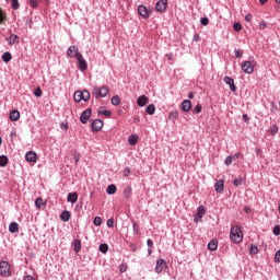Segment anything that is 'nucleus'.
I'll return each instance as SVG.
<instances>
[{"label":"nucleus","instance_id":"11","mask_svg":"<svg viewBox=\"0 0 280 280\" xmlns=\"http://www.w3.org/2000/svg\"><path fill=\"white\" fill-rule=\"evenodd\" d=\"M223 82H225L228 86H230V90L232 91V93H235L237 91V86H235V80H233V78L224 77Z\"/></svg>","mask_w":280,"mask_h":280},{"label":"nucleus","instance_id":"20","mask_svg":"<svg viewBox=\"0 0 280 280\" xmlns=\"http://www.w3.org/2000/svg\"><path fill=\"white\" fill-rule=\"evenodd\" d=\"M149 98L145 95H141L137 100V105L140 107L147 106Z\"/></svg>","mask_w":280,"mask_h":280},{"label":"nucleus","instance_id":"55","mask_svg":"<svg viewBox=\"0 0 280 280\" xmlns=\"http://www.w3.org/2000/svg\"><path fill=\"white\" fill-rule=\"evenodd\" d=\"M32 8H38V0H30Z\"/></svg>","mask_w":280,"mask_h":280},{"label":"nucleus","instance_id":"19","mask_svg":"<svg viewBox=\"0 0 280 280\" xmlns=\"http://www.w3.org/2000/svg\"><path fill=\"white\" fill-rule=\"evenodd\" d=\"M10 119L11 121H19V119H21V113L18 109L11 110Z\"/></svg>","mask_w":280,"mask_h":280},{"label":"nucleus","instance_id":"52","mask_svg":"<svg viewBox=\"0 0 280 280\" xmlns=\"http://www.w3.org/2000/svg\"><path fill=\"white\" fill-rule=\"evenodd\" d=\"M200 23L201 25H205V26L209 25V18H201Z\"/></svg>","mask_w":280,"mask_h":280},{"label":"nucleus","instance_id":"45","mask_svg":"<svg viewBox=\"0 0 280 280\" xmlns=\"http://www.w3.org/2000/svg\"><path fill=\"white\" fill-rule=\"evenodd\" d=\"M192 113H196L197 115L202 113V105L201 104H197L192 110Z\"/></svg>","mask_w":280,"mask_h":280},{"label":"nucleus","instance_id":"62","mask_svg":"<svg viewBox=\"0 0 280 280\" xmlns=\"http://www.w3.org/2000/svg\"><path fill=\"white\" fill-rule=\"evenodd\" d=\"M194 40H195V43H198L200 40V35L199 34H195L194 35Z\"/></svg>","mask_w":280,"mask_h":280},{"label":"nucleus","instance_id":"57","mask_svg":"<svg viewBox=\"0 0 280 280\" xmlns=\"http://www.w3.org/2000/svg\"><path fill=\"white\" fill-rule=\"evenodd\" d=\"M245 21L247 23H250V21H253V14L248 13L247 15H245Z\"/></svg>","mask_w":280,"mask_h":280},{"label":"nucleus","instance_id":"7","mask_svg":"<svg viewBox=\"0 0 280 280\" xmlns=\"http://www.w3.org/2000/svg\"><path fill=\"white\" fill-rule=\"evenodd\" d=\"M78 54H82L80 52V49L78 48V46L72 45L67 49V56L68 58H78Z\"/></svg>","mask_w":280,"mask_h":280},{"label":"nucleus","instance_id":"39","mask_svg":"<svg viewBox=\"0 0 280 280\" xmlns=\"http://www.w3.org/2000/svg\"><path fill=\"white\" fill-rule=\"evenodd\" d=\"M132 226H133V235H139V223H137V221H133Z\"/></svg>","mask_w":280,"mask_h":280},{"label":"nucleus","instance_id":"48","mask_svg":"<svg viewBox=\"0 0 280 280\" xmlns=\"http://www.w3.org/2000/svg\"><path fill=\"white\" fill-rule=\"evenodd\" d=\"M224 163L226 165H231V163H233V155H228L224 160Z\"/></svg>","mask_w":280,"mask_h":280},{"label":"nucleus","instance_id":"30","mask_svg":"<svg viewBox=\"0 0 280 280\" xmlns=\"http://www.w3.org/2000/svg\"><path fill=\"white\" fill-rule=\"evenodd\" d=\"M10 60H12V54H10V51H5L4 54H2L3 62H10Z\"/></svg>","mask_w":280,"mask_h":280},{"label":"nucleus","instance_id":"18","mask_svg":"<svg viewBox=\"0 0 280 280\" xmlns=\"http://www.w3.org/2000/svg\"><path fill=\"white\" fill-rule=\"evenodd\" d=\"M67 201L71 202V205H75V202H78V192H69L67 196Z\"/></svg>","mask_w":280,"mask_h":280},{"label":"nucleus","instance_id":"17","mask_svg":"<svg viewBox=\"0 0 280 280\" xmlns=\"http://www.w3.org/2000/svg\"><path fill=\"white\" fill-rule=\"evenodd\" d=\"M182 110L184 113H189L191 110V101L189 100H185L182 103Z\"/></svg>","mask_w":280,"mask_h":280},{"label":"nucleus","instance_id":"16","mask_svg":"<svg viewBox=\"0 0 280 280\" xmlns=\"http://www.w3.org/2000/svg\"><path fill=\"white\" fill-rule=\"evenodd\" d=\"M214 190L217 191V194H222V191H224V179H219L214 184Z\"/></svg>","mask_w":280,"mask_h":280},{"label":"nucleus","instance_id":"6","mask_svg":"<svg viewBox=\"0 0 280 280\" xmlns=\"http://www.w3.org/2000/svg\"><path fill=\"white\" fill-rule=\"evenodd\" d=\"M93 95H95L96 97H106V95H108V88L107 86H102L101 89L94 88Z\"/></svg>","mask_w":280,"mask_h":280},{"label":"nucleus","instance_id":"29","mask_svg":"<svg viewBox=\"0 0 280 280\" xmlns=\"http://www.w3.org/2000/svg\"><path fill=\"white\" fill-rule=\"evenodd\" d=\"M83 97V102H89L91 100V93H89L88 90L81 91V94Z\"/></svg>","mask_w":280,"mask_h":280},{"label":"nucleus","instance_id":"46","mask_svg":"<svg viewBox=\"0 0 280 280\" xmlns=\"http://www.w3.org/2000/svg\"><path fill=\"white\" fill-rule=\"evenodd\" d=\"M126 270H128V264H126V262L120 264L119 271L126 272Z\"/></svg>","mask_w":280,"mask_h":280},{"label":"nucleus","instance_id":"49","mask_svg":"<svg viewBox=\"0 0 280 280\" xmlns=\"http://www.w3.org/2000/svg\"><path fill=\"white\" fill-rule=\"evenodd\" d=\"M234 54L235 58H242L244 56V52L241 49H235Z\"/></svg>","mask_w":280,"mask_h":280},{"label":"nucleus","instance_id":"47","mask_svg":"<svg viewBox=\"0 0 280 280\" xmlns=\"http://www.w3.org/2000/svg\"><path fill=\"white\" fill-rule=\"evenodd\" d=\"M108 229H113L115 226V219L110 218L107 220Z\"/></svg>","mask_w":280,"mask_h":280},{"label":"nucleus","instance_id":"60","mask_svg":"<svg viewBox=\"0 0 280 280\" xmlns=\"http://www.w3.org/2000/svg\"><path fill=\"white\" fill-rule=\"evenodd\" d=\"M170 117H174V119H178V112H171Z\"/></svg>","mask_w":280,"mask_h":280},{"label":"nucleus","instance_id":"12","mask_svg":"<svg viewBox=\"0 0 280 280\" xmlns=\"http://www.w3.org/2000/svg\"><path fill=\"white\" fill-rule=\"evenodd\" d=\"M156 12H165L167 10V0H160L155 3Z\"/></svg>","mask_w":280,"mask_h":280},{"label":"nucleus","instance_id":"61","mask_svg":"<svg viewBox=\"0 0 280 280\" xmlns=\"http://www.w3.org/2000/svg\"><path fill=\"white\" fill-rule=\"evenodd\" d=\"M147 246L149 247V248H152V246H154V243L152 242V240H148L147 241Z\"/></svg>","mask_w":280,"mask_h":280},{"label":"nucleus","instance_id":"33","mask_svg":"<svg viewBox=\"0 0 280 280\" xmlns=\"http://www.w3.org/2000/svg\"><path fill=\"white\" fill-rule=\"evenodd\" d=\"M242 183H244V178L237 177L232 182V185H234V187H240V185H242Z\"/></svg>","mask_w":280,"mask_h":280},{"label":"nucleus","instance_id":"35","mask_svg":"<svg viewBox=\"0 0 280 280\" xmlns=\"http://www.w3.org/2000/svg\"><path fill=\"white\" fill-rule=\"evenodd\" d=\"M43 205H45V202L43 201V198H37L36 200H35V207L37 208V209H43Z\"/></svg>","mask_w":280,"mask_h":280},{"label":"nucleus","instance_id":"63","mask_svg":"<svg viewBox=\"0 0 280 280\" xmlns=\"http://www.w3.org/2000/svg\"><path fill=\"white\" fill-rule=\"evenodd\" d=\"M61 129H62V130H69V125H67V124H61Z\"/></svg>","mask_w":280,"mask_h":280},{"label":"nucleus","instance_id":"8","mask_svg":"<svg viewBox=\"0 0 280 280\" xmlns=\"http://www.w3.org/2000/svg\"><path fill=\"white\" fill-rule=\"evenodd\" d=\"M92 113L93 110L91 108L85 109L80 116L81 124H89V119H91Z\"/></svg>","mask_w":280,"mask_h":280},{"label":"nucleus","instance_id":"50","mask_svg":"<svg viewBox=\"0 0 280 280\" xmlns=\"http://www.w3.org/2000/svg\"><path fill=\"white\" fill-rule=\"evenodd\" d=\"M273 235L279 236L280 235V225H276L272 230Z\"/></svg>","mask_w":280,"mask_h":280},{"label":"nucleus","instance_id":"22","mask_svg":"<svg viewBox=\"0 0 280 280\" xmlns=\"http://www.w3.org/2000/svg\"><path fill=\"white\" fill-rule=\"evenodd\" d=\"M72 246L74 253H80V250H82V242H80V240H74Z\"/></svg>","mask_w":280,"mask_h":280},{"label":"nucleus","instance_id":"59","mask_svg":"<svg viewBox=\"0 0 280 280\" xmlns=\"http://www.w3.org/2000/svg\"><path fill=\"white\" fill-rule=\"evenodd\" d=\"M130 167H126L125 171H124V176L128 177L130 176Z\"/></svg>","mask_w":280,"mask_h":280},{"label":"nucleus","instance_id":"21","mask_svg":"<svg viewBox=\"0 0 280 280\" xmlns=\"http://www.w3.org/2000/svg\"><path fill=\"white\" fill-rule=\"evenodd\" d=\"M60 220L61 222H69V220H71V212L68 210L62 211L60 214Z\"/></svg>","mask_w":280,"mask_h":280},{"label":"nucleus","instance_id":"24","mask_svg":"<svg viewBox=\"0 0 280 280\" xmlns=\"http://www.w3.org/2000/svg\"><path fill=\"white\" fill-rule=\"evenodd\" d=\"M10 233H19V223L11 222L9 225Z\"/></svg>","mask_w":280,"mask_h":280},{"label":"nucleus","instance_id":"37","mask_svg":"<svg viewBox=\"0 0 280 280\" xmlns=\"http://www.w3.org/2000/svg\"><path fill=\"white\" fill-rule=\"evenodd\" d=\"M259 253V248L256 245H250L249 255H257Z\"/></svg>","mask_w":280,"mask_h":280},{"label":"nucleus","instance_id":"54","mask_svg":"<svg viewBox=\"0 0 280 280\" xmlns=\"http://www.w3.org/2000/svg\"><path fill=\"white\" fill-rule=\"evenodd\" d=\"M266 27H268V24L266 23V21H261V22L259 23V28H260V30H266Z\"/></svg>","mask_w":280,"mask_h":280},{"label":"nucleus","instance_id":"36","mask_svg":"<svg viewBox=\"0 0 280 280\" xmlns=\"http://www.w3.org/2000/svg\"><path fill=\"white\" fill-rule=\"evenodd\" d=\"M270 135H272V137H275V135H277V132H279V126L277 125H272L269 129Z\"/></svg>","mask_w":280,"mask_h":280},{"label":"nucleus","instance_id":"3","mask_svg":"<svg viewBox=\"0 0 280 280\" xmlns=\"http://www.w3.org/2000/svg\"><path fill=\"white\" fill-rule=\"evenodd\" d=\"M205 213H207V209L205 206H199L197 208V213L194 217V223L198 224V222H202V218H205Z\"/></svg>","mask_w":280,"mask_h":280},{"label":"nucleus","instance_id":"15","mask_svg":"<svg viewBox=\"0 0 280 280\" xmlns=\"http://www.w3.org/2000/svg\"><path fill=\"white\" fill-rule=\"evenodd\" d=\"M8 45H19L21 43V37L16 34H11L9 37H7Z\"/></svg>","mask_w":280,"mask_h":280},{"label":"nucleus","instance_id":"32","mask_svg":"<svg viewBox=\"0 0 280 280\" xmlns=\"http://www.w3.org/2000/svg\"><path fill=\"white\" fill-rule=\"evenodd\" d=\"M110 102H112L113 106H119V104H121V98H119L118 95H115L112 97Z\"/></svg>","mask_w":280,"mask_h":280},{"label":"nucleus","instance_id":"5","mask_svg":"<svg viewBox=\"0 0 280 280\" xmlns=\"http://www.w3.org/2000/svg\"><path fill=\"white\" fill-rule=\"evenodd\" d=\"M241 70L243 71V73H247V75H250V73L255 71V67L253 66V63H250V61H243L241 65Z\"/></svg>","mask_w":280,"mask_h":280},{"label":"nucleus","instance_id":"44","mask_svg":"<svg viewBox=\"0 0 280 280\" xmlns=\"http://www.w3.org/2000/svg\"><path fill=\"white\" fill-rule=\"evenodd\" d=\"M234 32H242V24L240 22H236L233 24Z\"/></svg>","mask_w":280,"mask_h":280},{"label":"nucleus","instance_id":"4","mask_svg":"<svg viewBox=\"0 0 280 280\" xmlns=\"http://www.w3.org/2000/svg\"><path fill=\"white\" fill-rule=\"evenodd\" d=\"M0 276L10 277V264L5 260L0 261Z\"/></svg>","mask_w":280,"mask_h":280},{"label":"nucleus","instance_id":"42","mask_svg":"<svg viewBox=\"0 0 280 280\" xmlns=\"http://www.w3.org/2000/svg\"><path fill=\"white\" fill-rule=\"evenodd\" d=\"M11 7L13 10H19L21 8V4H19V0H11Z\"/></svg>","mask_w":280,"mask_h":280},{"label":"nucleus","instance_id":"26","mask_svg":"<svg viewBox=\"0 0 280 280\" xmlns=\"http://www.w3.org/2000/svg\"><path fill=\"white\" fill-rule=\"evenodd\" d=\"M139 141V136L137 135H131L128 137V143L129 145H135Z\"/></svg>","mask_w":280,"mask_h":280},{"label":"nucleus","instance_id":"14","mask_svg":"<svg viewBox=\"0 0 280 280\" xmlns=\"http://www.w3.org/2000/svg\"><path fill=\"white\" fill-rule=\"evenodd\" d=\"M138 14H140V16L144 18V19H150V11L148 10V8L143 4H140L138 7Z\"/></svg>","mask_w":280,"mask_h":280},{"label":"nucleus","instance_id":"58","mask_svg":"<svg viewBox=\"0 0 280 280\" xmlns=\"http://www.w3.org/2000/svg\"><path fill=\"white\" fill-rule=\"evenodd\" d=\"M243 121H245V124H248L250 121V118L248 117V114L243 115Z\"/></svg>","mask_w":280,"mask_h":280},{"label":"nucleus","instance_id":"9","mask_svg":"<svg viewBox=\"0 0 280 280\" xmlns=\"http://www.w3.org/2000/svg\"><path fill=\"white\" fill-rule=\"evenodd\" d=\"M25 161L27 163H36L38 161V155L34 151H27L25 154Z\"/></svg>","mask_w":280,"mask_h":280},{"label":"nucleus","instance_id":"10","mask_svg":"<svg viewBox=\"0 0 280 280\" xmlns=\"http://www.w3.org/2000/svg\"><path fill=\"white\" fill-rule=\"evenodd\" d=\"M165 266H167V262H165V259L161 258L156 260V265H155V272L158 275H161V272H163Z\"/></svg>","mask_w":280,"mask_h":280},{"label":"nucleus","instance_id":"64","mask_svg":"<svg viewBox=\"0 0 280 280\" xmlns=\"http://www.w3.org/2000/svg\"><path fill=\"white\" fill-rule=\"evenodd\" d=\"M233 156V161H237V159H240V153H235Z\"/></svg>","mask_w":280,"mask_h":280},{"label":"nucleus","instance_id":"40","mask_svg":"<svg viewBox=\"0 0 280 280\" xmlns=\"http://www.w3.org/2000/svg\"><path fill=\"white\" fill-rule=\"evenodd\" d=\"M34 95L35 97H43V90L40 89V86L35 89Z\"/></svg>","mask_w":280,"mask_h":280},{"label":"nucleus","instance_id":"1","mask_svg":"<svg viewBox=\"0 0 280 280\" xmlns=\"http://www.w3.org/2000/svg\"><path fill=\"white\" fill-rule=\"evenodd\" d=\"M230 240L234 244H240V243L243 242L244 233H242V230L240 229V226L234 225V226L231 228V230H230Z\"/></svg>","mask_w":280,"mask_h":280},{"label":"nucleus","instance_id":"13","mask_svg":"<svg viewBox=\"0 0 280 280\" xmlns=\"http://www.w3.org/2000/svg\"><path fill=\"white\" fill-rule=\"evenodd\" d=\"M102 128H104V121L102 119H95L94 121H92V130L94 132H100Z\"/></svg>","mask_w":280,"mask_h":280},{"label":"nucleus","instance_id":"41","mask_svg":"<svg viewBox=\"0 0 280 280\" xmlns=\"http://www.w3.org/2000/svg\"><path fill=\"white\" fill-rule=\"evenodd\" d=\"M94 226H102V218L95 217L93 221Z\"/></svg>","mask_w":280,"mask_h":280},{"label":"nucleus","instance_id":"23","mask_svg":"<svg viewBox=\"0 0 280 280\" xmlns=\"http://www.w3.org/2000/svg\"><path fill=\"white\" fill-rule=\"evenodd\" d=\"M124 197H125L127 200L132 197V187L127 186V187L124 189Z\"/></svg>","mask_w":280,"mask_h":280},{"label":"nucleus","instance_id":"43","mask_svg":"<svg viewBox=\"0 0 280 280\" xmlns=\"http://www.w3.org/2000/svg\"><path fill=\"white\" fill-rule=\"evenodd\" d=\"M98 115H104L105 117H110L113 115V112L105 109V110H100Z\"/></svg>","mask_w":280,"mask_h":280},{"label":"nucleus","instance_id":"2","mask_svg":"<svg viewBox=\"0 0 280 280\" xmlns=\"http://www.w3.org/2000/svg\"><path fill=\"white\" fill-rule=\"evenodd\" d=\"M75 60H78L79 70L84 72L86 69H89V63L86 62V59H84V56H82V52L77 55Z\"/></svg>","mask_w":280,"mask_h":280},{"label":"nucleus","instance_id":"28","mask_svg":"<svg viewBox=\"0 0 280 280\" xmlns=\"http://www.w3.org/2000/svg\"><path fill=\"white\" fill-rule=\"evenodd\" d=\"M208 248L210 249V250H218V241H215V240H212V241H210L209 243H208Z\"/></svg>","mask_w":280,"mask_h":280},{"label":"nucleus","instance_id":"34","mask_svg":"<svg viewBox=\"0 0 280 280\" xmlns=\"http://www.w3.org/2000/svg\"><path fill=\"white\" fill-rule=\"evenodd\" d=\"M98 250L103 254L108 253V244H106V243L101 244L98 247Z\"/></svg>","mask_w":280,"mask_h":280},{"label":"nucleus","instance_id":"53","mask_svg":"<svg viewBox=\"0 0 280 280\" xmlns=\"http://www.w3.org/2000/svg\"><path fill=\"white\" fill-rule=\"evenodd\" d=\"M244 211H245V213H246L247 215H250V213H253V209H250V207H248V206H245V207H244Z\"/></svg>","mask_w":280,"mask_h":280},{"label":"nucleus","instance_id":"38","mask_svg":"<svg viewBox=\"0 0 280 280\" xmlns=\"http://www.w3.org/2000/svg\"><path fill=\"white\" fill-rule=\"evenodd\" d=\"M83 97H82V94H81V91H77L74 93V102H82Z\"/></svg>","mask_w":280,"mask_h":280},{"label":"nucleus","instance_id":"25","mask_svg":"<svg viewBox=\"0 0 280 280\" xmlns=\"http://www.w3.org/2000/svg\"><path fill=\"white\" fill-rule=\"evenodd\" d=\"M117 192V186H115L114 184L107 186L106 188V194H108V196H113V194Z\"/></svg>","mask_w":280,"mask_h":280},{"label":"nucleus","instance_id":"27","mask_svg":"<svg viewBox=\"0 0 280 280\" xmlns=\"http://www.w3.org/2000/svg\"><path fill=\"white\" fill-rule=\"evenodd\" d=\"M145 113L147 115H154V113H156V107L154 106V104L148 105L145 108Z\"/></svg>","mask_w":280,"mask_h":280},{"label":"nucleus","instance_id":"31","mask_svg":"<svg viewBox=\"0 0 280 280\" xmlns=\"http://www.w3.org/2000/svg\"><path fill=\"white\" fill-rule=\"evenodd\" d=\"M9 159L5 155H0V167H5L8 165Z\"/></svg>","mask_w":280,"mask_h":280},{"label":"nucleus","instance_id":"51","mask_svg":"<svg viewBox=\"0 0 280 280\" xmlns=\"http://www.w3.org/2000/svg\"><path fill=\"white\" fill-rule=\"evenodd\" d=\"M7 16H5V13H3V10L0 9V25L1 23H4Z\"/></svg>","mask_w":280,"mask_h":280},{"label":"nucleus","instance_id":"56","mask_svg":"<svg viewBox=\"0 0 280 280\" xmlns=\"http://www.w3.org/2000/svg\"><path fill=\"white\" fill-rule=\"evenodd\" d=\"M275 261H277L278 264H280V249L276 253L275 255Z\"/></svg>","mask_w":280,"mask_h":280}]
</instances>
